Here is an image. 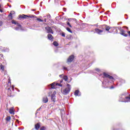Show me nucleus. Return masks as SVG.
Returning <instances> with one entry per match:
<instances>
[{"label": "nucleus", "instance_id": "35", "mask_svg": "<svg viewBox=\"0 0 130 130\" xmlns=\"http://www.w3.org/2000/svg\"><path fill=\"white\" fill-rule=\"evenodd\" d=\"M110 89H114V87L113 86H112Z\"/></svg>", "mask_w": 130, "mask_h": 130}, {"label": "nucleus", "instance_id": "21", "mask_svg": "<svg viewBox=\"0 0 130 130\" xmlns=\"http://www.w3.org/2000/svg\"><path fill=\"white\" fill-rule=\"evenodd\" d=\"M12 24H15V25H18V24H20V23L16 22L15 20H12Z\"/></svg>", "mask_w": 130, "mask_h": 130}, {"label": "nucleus", "instance_id": "43", "mask_svg": "<svg viewBox=\"0 0 130 130\" xmlns=\"http://www.w3.org/2000/svg\"><path fill=\"white\" fill-rule=\"evenodd\" d=\"M9 8H12V6L9 5Z\"/></svg>", "mask_w": 130, "mask_h": 130}, {"label": "nucleus", "instance_id": "38", "mask_svg": "<svg viewBox=\"0 0 130 130\" xmlns=\"http://www.w3.org/2000/svg\"><path fill=\"white\" fill-rule=\"evenodd\" d=\"M16 122H17L18 123H19L20 122L19 121V120L17 119V120H16Z\"/></svg>", "mask_w": 130, "mask_h": 130}, {"label": "nucleus", "instance_id": "36", "mask_svg": "<svg viewBox=\"0 0 130 130\" xmlns=\"http://www.w3.org/2000/svg\"><path fill=\"white\" fill-rule=\"evenodd\" d=\"M63 70L67 71V70H68V68H67L66 67H63Z\"/></svg>", "mask_w": 130, "mask_h": 130}, {"label": "nucleus", "instance_id": "3", "mask_svg": "<svg viewBox=\"0 0 130 130\" xmlns=\"http://www.w3.org/2000/svg\"><path fill=\"white\" fill-rule=\"evenodd\" d=\"M71 89L72 86L71 85L67 84V87L62 91V94H63V95H68V94L71 92Z\"/></svg>", "mask_w": 130, "mask_h": 130}, {"label": "nucleus", "instance_id": "28", "mask_svg": "<svg viewBox=\"0 0 130 130\" xmlns=\"http://www.w3.org/2000/svg\"><path fill=\"white\" fill-rule=\"evenodd\" d=\"M61 36H62V37H66V34H64V32H62L61 34Z\"/></svg>", "mask_w": 130, "mask_h": 130}, {"label": "nucleus", "instance_id": "18", "mask_svg": "<svg viewBox=\"0 0 130 130\" xmlns=\"http://www.w3.org/2000/svg\"><path fill=\"white\" fill-rule=\"evenodd\" d=\"M79 93H80L79 90H76L74 92L75 96H81V94H79Z\"/></svg>", "mask_w": 130, "mask_h": 130}, {"label": "nucleus", "instance_id": "49", "mask_svg": "<svg viewBox=\"0 0 130 130\" xmlns=\"http://www.w3.org/2000/svg\"><path fill=\"white\" fill-rule=\"evenodd\" d=\"M108 33H110V31H108Z\"/></svg>", "mask_w": 130, "mask_h": 130}, {"label": "nucleus", "instance_id": "48", "mask_svg": "<svg viewBox=\"0 0 130 130\" xmlns=\"http://www.w3.org/2000/svg\"><path fill=\"white\" fill-rule=\"evenodd\" d=\"M18 92H20V90L19 89L18 90Z\"/></svg>", "mask_w": 130, "mask_h": 130}, {"label": "nucleus", "instance_id": "31", "mask_svg": "<svg viewBox=\"0 0 130 130\" xmlns=\"http://www.w3.org/2000/svg\"><path fill=\"white\" fill-rule=\"evenodd\" d=\"M11 88H12V89L13 91H14V90H15L14 85H12V86H11Z\"/></svg>", "mask_w": 130, "mask_h": 130}, {"label": "nucleus", "instance_id": "19", "mask_svg": "<svg viewBox=\"0 0 130 130\" xmlns=\"http://www.w3.org/2000/svg\"><path fill=\"white\" fill-rule=\"evenodd\" d=\"M62 78H63V80H64V81H66V82L69 79V78H68V76H63Z\"/></svg>", "mask_w": 130, "mask_h": 130}, {"label": "nucleus", "instance_id": "4", "mask_svg": "<svg viewBox=\"0 0 130 130\" xmlns=\"http://www.w3.org/2000/svg\"><path fill=\"white\" fill-rule=\"evenodd\" d=\"M119 101L120 102H130V95L126 97L124 95H121Z\"/></svg>", "mask_w": 130, "mask_h": 130}, {"label": "nucleus", "instance_id": "9", "mask_svg": "<svg viewBox=\"0 0 130 130\" xmlns=\"http://www.w3.org/2000/svg\"><path fill=\"white\" fill-rule=\"evenodd\" d=\"M75 58V56L74 55H71L67 59V62H72L74 59Z\"/></svg>", "mask_w": 130, "mask_h": 130}, {"label": "nucleus", "instance_id": "52", "mask_svg": "<svg viewBox=\"0 0 130 130\" xmlns=\"http://www.w3.org/2000/svg\"><path fill=\"white\" fill-rule=\"evenodd\" d=\"M126 29H128V28H127V27H126Z\"/></svg>", "mask_w": 130, "mask_h": 130}, {"label": "nucleus", "instance_id": "6", "mask_svg": "<svg viewBox=\"0 0 130 130\" xmlns=\"http://www.w3.org/2000/svg\"><path fill=\"white\" fill-rule=\"evenodd\" d=\"M56 94V92L54 91L51 95V100L52 102H54V103L56 101V96H55Z\"/></svg>", "mask_w": 130, "mask_h": 130}, {"label": "nucleus", "instance_id": "11", "mask_svg": "<svg viewBox=\"0 0 130 130\" xmlns=\"http://www.w3.org/2000/svg\"><path fill=\"white\" fill-rule=\"evenodd\" d=\"M1 51H2V52H9V48H4L3 47H0Z\"/></svg>", "mask_w": 130, "mask_h": 130}, {"label": "nucleus", "instance_id": "50", "mask_svg": "<svg viewBox=\"0 0 130 130\" xmlns=\"http://www.w3.org/2000/svg\"><path fill=\"white\" fill-rule=\"evenodd\" d=\"M126 20H127V17L126 18Z\"/></svg>", "mask_w": 130, "mask_h": 130}, {"label": "nucleus", "instance_id": "13", "mask_svg": "<svg viewBox=\"0 0 130 130\" xmlns=\"http://www.w3.org/2000/svg\"><path fill=\"white\" fill-rule=\"evenodd\" d=\"M17 27H15V29L16 31H19V30H22V25H21V24H20V23L19 24H17Z\"/></svg>", "mask_w": 130, "mask_h": 130}, {"label": "nucleus", "instance_id": "14", "mask_svg": "<svg viewBox=\"0 0 130 130\" xmlns=\"http://www.w3.org/2000/svg\"><path fill=\"white\" fill-rule=\"evenodd\" d=\"M103 29L104 31V30H106V31H109V30H110V27H109V26H107V25H104Z\"/></svg>", "mask_w": 130, "mask_h": 130}, {"label": "nucleus", "instance_id": "23", "mask_svg": "<svg viewBox=\"0 0 130 130\" xmlns=\"http://www.w3.org/2000/svg\"><path fill=\"white\" fill-rule=\"evenodd\" d=\"M66 30H67V31H68V32H70V33H73V31H72V30H71V28H70L69 27H67Z\"/></svg>", "mask_w": 130, "mask_h": 130}, {"label": "nucleus", "instance_id": "22", "mask_svg": "<svg viewBox=\"0 0 130 130\" xmlns=\"http://www.w3.org/2000/svg\"><path fill=\"white\" fill-rule=\"evenodd\" d=\"M1 68V70H2V71H5V67H4V65L1 64L0 66Z\"/></svg>", "mask_w": 130, "mask_h": 130}, {"label": "nucleus", "instance_id": "51", "mask_svg": "<svg viewBox=\"0 0 130 130\" xmlns=\"http://www.w3.org/2000/svg\"><path fill=\"white\" fill-rule=\"evenodd\" d=\"M8 90H10V88H8Z\"/></svg>", "mask_w": 130, "mask_h": 130}, {"label": "nucleus", "instance_id": "32", "mask_svg": "<svg viewBox=\"0 0 130 130\" xmlns=\"http://www.w3.org/2000/svg\"><path fill=\"white\" fill-rule=\"evenodd\" d=\"M95 71H96V72H100V69H95Z\"/></svg>", "mask_w": 130, "mask_h": 130}, {"label": "nucleus", "instance_id": "25", "mask_svg": "<svg viewBox=\"0 0 130 130\" xmlns=\"http://www.w3.org/2000/svg\"><path fill=\"white\" fill-rule=\"evenodd\" d=\"M37 21H38L39 22H43V20H42L40 18H37Z\"/></svg>", "mask_w": 130, "mask_h": 130}, {"label": "nucleus", "instance_id": "16", "mask_svg": "<svg viewBox=\"0 0 130 130\" xmlns=\"http://www.w3.org/2000/svg\"><path fill=\"white\" fill-rule=\"evenodd\" d=\"M47 37L49 40H53V37L51 34H48Z\"/></svg>", "mask_w": 130, "mask_h": 130}, {"label": "nucleus", "instance_id": "12", "mask_svg": "<svg viewBox=\"0 0 130 130\" xmlns=\"http://www.w3.org/2000/svg\"><path fill=\"white\" fill-rule=\"evenodd\" d=\"M9 113H10V114H13V115L15 114V109L14 107H11L9 109Z\"/></svg>", "mask_w": 130, "mask_h": 130}, {"label": "nucleus", "instance_id": "39", "mask_svg": "<svg viewBox=\"0 0 130 130\" xmlns=\"http://www.w3.org/2000/svg\"><path fill=\"white\" fill-rule=\"evenodd\" d=\"M0 12H1V13H3V12H4V11H3V10L0 9Z\"/></svg>", "mask_w": 130, "mask_h": 130}, {"label": "nucleus", "instance_id": "17", "mask_svg": "<svg viewBox=\"0 0 130 130\" xmlns=\"http://www.w3.org/2000/svg\"><path fill=\"white\" fill-rule=\"evenodd\" d=\"M35 128H36L37 130L39 129V128H40V123H37V124L35 125Z\"/></svg>", "mask_w": 130, "mask_h": 130}, {"label": "nucleus", "instance_id": "42", "mask_svg": "<svg viewBox=\"0 0 130 130\" xmlns=\"http://www.w3.org/2000/svg\"><path fill=\"white\" fill-rule=\"evenodd\" d=\"M128 34H129V36H130V31H128Z\"/></svg>", "mask_w": 130, "mask_h": 130}, {"label": "nucleus", "instance_id": "29", "mask_svg": "<svg viewBox=\"0 0 130 130\" xmlns=\"http://www.w3.org/2000/svg\"><path fill=\"white\" fill-rule=\"evenodd\" d=\"M3 21H0V27H2V26H3Z\"/></svg>", "mask_w": 130, "mask_h": 130}, {"label": "nucleus", "instance_id": "33", "mask_svg": "<svg viewBox=\"0 0 130 130\" xmlns=\"http://www.w3.org/2000/svg\"><path fill=\"white\" fill-rule=\"evenodd\" d=\"M41 110V107H40L39 109H37V111H40Z\"/></svg>", "mask_w": 130, "mask_h": 130}, {"label": "nucleus", "instance_id": "44", "mask_svg": "<svg viewBox=\"0 0 130 130\" xmlns=\"http://www.w3.org/2000/svg\"><path fill=\"white\" fill-rule=\"evenodd\" d=\"M2 8V5L0 4V9Z\"/></svg>", "mask_w": 130, "mask_h": 130}, {"label": "nucleus", "instance_id": "2", "mask_svg": "<svg viewBox=\"0 0 130 130\" xmlns=\"http://www.w3.org/2000/svg\"><path fill=\"white\" fill-rule=\"evenodd\" d=\"M114 29L116 30L115 33L116 34L118 33V30H119V31H120V34H121V35H122L125 37H127V34H125V31H124V30L122 29L121 27H114Z\"/></svg>", "mask_w": 130, "mask_h": 130}, {"label": "nucleus", "instance_id": "41", "mask_svg": "<svg viewBox=\"0 0 130 130\" xmlns=\"http://www.w3.org/2000/svg\"><path fill=\"white\" fill-rule=\"evenodd\" d=\"M31 11H33L34 12H35V11H36V10H35V9H32V10H31Z\"/></svg>", "mask_w": 130, "mask_h": 130}, {"label": "nucleus", "instance_id": "8", "mask_svg": "<svg viewBox=\"0 0 130 130\" xmlns=\"http://www.w3.org/2000/svg\"><path fill=\"white\" fill-rule=\"evenodd\" d=\"M45 29H46L47 33H51V34H53V31L52 30V29H51V27L46 26L45 27Z\"/></svg>", "mask_w": 130, "mask_h": 130}, {"label": "nucleus", "instance_id": "20", "mask_svg": "<svg viewBox=\"0 0 130 130\" xmlns=\"http://www.w3.org/2000/svg\"><path fill=\"white\" fill-rule=\"evenodd\" d=\"M53 44L54 46H58V43H57V42L56 41H54L53 43Z\"/></svg>", "mask_w": 130, "mask_h": 130}, {"label": "nucleus", "instance_id": "15", "mask_svg": "<svg viewBox=\"0 0 130 130\" xmlns=\"http://www.w3.org/2000/svg\"><path fill=\"white\" fill-rule=\"evenodd\" d=\"M43 103H47L48 102V99L47 98V96H44L43 98Z\"/></svg>", "mask_w": 130, "mask_h": 130}, {"label": "nucleus", "instance_id": "37", "mask_svg": "<svg viewBox=\"0 0 130 130\" xmlns=\"http://www.w3.org/2000/svg\"><path fill=\"white\" fill-rule=\"evenodd\" d=\"M59 77H60V78H61V77H63V75H60Z\"/></svg>", "mask_w": 130, "mask_h": 130}, {"label": "nucleus", "instance_id": "5", "mask_svg": "<svg viewBox=\"0 0 130 130\" xmlns=\"http://www.w3.org/2000/svg\"><path fill=\"white\" fill-rule=\"evenodd\" d=\"M55 85L59 87H62V85L61 84L57 83L55 84V82H54L49 85V89H55Z\"/></svg>", "mask_w": 130, "mask_h": 130}, {"label": "nucleus", "instance_id": "46", "mask_svg": "<svg viewBox=\"0 0 130 130\" xmlns=\"http://www.w3.org/2000/svg\"><path fill=\"white\" fill-rule=\"evenodd\" d=\"M7 5L9 7L10 5H9V4H7Z\"/></svg>", "mask_w": 130, "mask_h": 130}, {"label": "nucleus", "instance_id": "7", "mask_svg": "<svg viewBox=\"0 0 130 130\" xmlns=\"http://www.w3.org/2000/svg\"><path fill=\"white\" fill-rule=\"evenodd\" d=\"M27 18H34V16L32 15L31 16H28V15H24V14H23L22 15H19V19H27Z\"/></svg>", "mask_w": 130, "mask_h": 130}, {"label": "nucleus", "instance_id": "26", "mask_svg": "<svg viewBox=\"0 0 130 130\" xmlns=\"http://www.w3.org/2000/svg\"><path fill=\"white\" fill-rule=\"evenodd\" d=\"M67 25L68 26H69V27H70V28H72V25H71V23H70V22H68Z\"/></svg>", "mask_w": 130, "mask_h": 130}, {"label": "nucleus", "instance_id": "34", "mask_svg": "<svg viewBox=\"0 0 130 130\" xmlns=\"http://www.w3.org/2000/svg\"><path fill=\"white\" fill-rule=\"evenodd\" d=\"M12 13H10L9 15V17H12Z\"/></svg>", "mask_w": 130, "mask_h": 130}, {"label": "nucleus", "instance_id": "47", "mask_svg": "<svg viewBox=\"0 0 130 130\" xmlns=\"http://www.w3.org/2000/svg\"><path fill=\"white\" fill-rule=\"evenodd\" d=\"M83 25H87V24H83Z\"/></svg>", "mask_w": 130, "mask_h": 130}, {"label": "nucleus", "instance_id": "10", "mask_svg": "<svg viewBox=\"0 0 130 130\" xmlns=\"http://www.w3.org/2000/svg\"><path fill=\"white\" fill-rule=\"evenodd\" d=\"M95 30L96 33H97V34H99L100 35H101V33L104 32L103 27L102 28V29H100L99 28H95Z\"/></svg>", "mask_w": 130, "mask_h": 130}, {"label": "nucleus", "instance_id": "27", "mask_svg": "<svg viewBox=\"0 0 130 130\" xmlns=\"http://www.w3.org/2000/svg\"><path fill=\"white\" fill-rule=\"evenodd\" d=\"M47 19H50V18H51V16H50V15L48 14L47 15Z\"/></svg>", "mask_w": 130, "mask_h": 130}, {"label": "nucleus", "instance_id": "24", "mask_svg": "<svg viewBox=\"0 0 130 130\" xmlns=\"http://www.w3.org/2000/svg\"><path fill=\"white\" fill-rule=\"evenodd\" d=\"M6 120L7 121H10V120H11V116H8L7 118H6Z\"/></svg>", "mask_w": 130, "mask_h": 130}, {"label": "nucleus", "instance_id": "40", "mask_svg": "<svg viewBox=\"0 0 130 130\" xmlns=\"http://www.w3.org/2000/svg\"><path fill=\"white\" fill-rule=\"evenodd\" d=\"M44 21L45 23H46V18H45Z\"/></svg>", "mask_w": 130, "mask_h": 130}, {"label": "nucleus", "instance_id": "30", "mask_svg": "<svg viewBox=\"0 0 130 130\" xmlns=\"http://www.w3.org/2000/svg\"><path fill=\"white\" fill-rule=\"evenodd\" d=\"M50 21L51 24H54V21H53V20H50Z\"/></svg>", "mask_w": 130, "mask_h": 130}, {"label": "nucleus", "instance_id": "1", "mask_svg": "<svg viewBox=\"0 0 130 130\" xmlns=\"http://www.w3.org/2000/svg\"><path fill=\"white\" fill-rule=\"evenodd\" d=\"M103 76L104 81V82H103V84H104V82H108V83H109V80H108V79L111 80V82L113 83V80L114 79L113 78V77L110 76L109 74H107V73L105 72L103 73Z\"/></svg>", "mask_w": 130, "mask_h": 130}, {"label": "nucleus", "instance_id": "45", "mask_svg": "<svg viewBox=\"0 0 130 130\" xmlns=\"http://www.w3.org/2000/svg\"><path fill=\"white\" fill-rule=\"evenodd\" d=\"M60 83H62V81H61L60 82Z\"/></svg>", "mask_w": 130, "mask_h": 130}]
</instances>
